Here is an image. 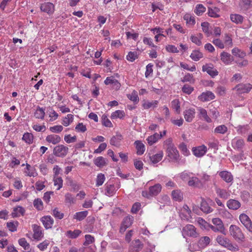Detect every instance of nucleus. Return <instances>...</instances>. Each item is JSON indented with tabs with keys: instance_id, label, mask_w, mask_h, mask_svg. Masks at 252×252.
<instances>
[{
	"instance_id": "1",
	"label": "nucleus",
	"mask_w": 252,
	"mask_h": 252,
	"mask_svg": "<svg viewBox=\"0 0 252 252\" xmlns=\"http://www.w3.org/2000/svg\"><path fill=\"white\" fill-rule=\"evenodd\" d=\"M164 143L166 145V152L167 157L174 162L184 164L186 162V159L179 160L180 155L179 152L172 143L171 140L168 139Z\"/></svg>"
},
{
	"instance_id": "2",
	"label": "nucleus",
	"mask_w": 252,
	"mask_h": 252,
	"mask_svg": "<svg viewBox=\"0 0 252 252\" xmlns=\"http://www.w3.org/2000/svg\"><path fill=\"white\" fill-rule=\"evenodd\" d=\"M230 235L237 241H243L245 236L241 229L237 225L232 224L229 229Z\"/></svg>"
},
{
	"instance_id": "3",
	"label": "nucleus",
	"mask_w": 252,
	"mask_h": 252,
	"mask_svg": "<svg viewBox=\"0 0 252 252\" xmlns=\"http://www.w3.org/2000/svg\"><path fill=\"white\" fill-rule=\"evenodd\" d=\"M182 234L184 237L189 236L195 238L198 236L196 228L192 224H187L184 227L182 230Z\"/></svg>"
},
{
	"instance_id": "4",
	"label": "nucleus",
	"mask_w": 252,
	"mask_h": 252,
	"mask_svg": "<svg viewBox=\"0 0 252 252\" xmlns=\"http://www.w3.org/2000/svg\"><path fill=\"white\" fill-rule=\"evenodd\" d=\"M212 221L216 229V232H220L224 235L226 234V230L221 219L218 218H214Z\"/></svg>"
},
{
	"instance_id": "5",
	"label": "nucleus",
	"mask_w": 252,
	"mask_h": 252,
	"mask_svg": "<svg viewBox=\"0 0 252 252\" xmlns=\"http://www.w3.org/2000/svg\"><path fill=\"white\" fill-rule=\"evenodd\" d=\"M68 148L63 145H59L53 149V154L58 157H64L68 153Z\"/></svg>"
},
{
	"instance_id": "6",
	"label": "nucleus",
	"mask_w": 252,
	"mask_h": 252,
	"mask_svg": "<svg viewBox=\"0 0 252 252\" xmlns=\"http://www.w3.org/2000/svg\"><path fill=\"white\" fill-rule=\"evenodd\" d=\"M239 219L247 229L252 232V222L250 218L247 215L242 214L239 216Z\"/></svg>"
},
{
	"instance_id": "7",
	"label": "nucleus",
	"mask_w": 252,
	"mask_h": 252,
	"mask_svg": "<svg viewBox=\"0 0 252 252\" xmlns=\"http://www.w3.org/2000/svg\"><path fill=\"white\" fill-rule=\"evenodd\" d=\"M40 8L42 12L46 13L49 15H52L55 11L54 5L49 2L41 3Z\"/></svg>"
},
{
	"instance_id": "8",
	"label": "nucleus",
	"mask_w": 252,
	"mask_h": 252,
	"mask_svg": "<svg viewBox=\"0 0 252 252\" xmlns=\"http://www.w3.org/2000/svg\"><path fill=\"white\" fill-rule=\"evenodd\" d=\"M209 202H213L212 200L208 199V201L205 200L204 198L201 197V202L200 204L201 210L206 214H209L213 212V209L211 208L209 205Z\"/></svg>"
},
{
	"instance_id": "9",
	"label": "nucleus",
	"mask_w": 252,
	"mask_h": 252,
	"mask_svg": "<svg viewBox=\"0 0 252 252\" xmlns=\"http://www.w3.org/2000/svg\"><path fill=\"white\" fill-rule=\"evenodd\" d=\"M202 71L206 72L212 77H214L218 75V71L214 68V65L212 63H207L202 66Z\"/></svg>"
},
{
	"instance_id": "10",
	"label": "nucleus",
	"mask_w": 252,
	"mask_h": 252,
	"mask_svg": "<svg viewBox=\"0 0 252 252\" xmlns=\"http://www.w3.org/2000/svg\"><path fill=\"white\" fill-rule=\"evenodd\" d=\"M207 151V147L204 145L193 147L192 149L193 155L198 158L203 157L206 153Z\"/></svg>"
},
{
	"instance_id": "11",
	"label": "nucleus",
	"mask_w": 252,
	"mask_h": 252,
	"mask_svg": "<svg viewBox=\"0 0 252 252\" xmlns=\"http://www.w3.org/2000/svg\"><path fill=\"white\" fill-rule=\"evenodd\" d=\"M227 207L232 210H237L241 206V203L235 199H230L226 202Z\"/></svg>"
},
{
	"instance_id": "12",
	"label": "nucleus",
	"mask_w": 252,
	"mask_h": 252,
	"mask_svg": "<svg viewBox=\"0 0 252 252\" xmlns=\"http://www.w3.org/2000/svg\"><path fill=\"white\" fill-rule=\"evenodd\" d=\"M214 186L216 192L220 198L224 199L228 198L230 193L226 189H220L216 184H214Z\"/></svg>"
},
{
	"instance_id": "13",
	"label": "nucleus",
	"mask_w": 252,
	"mask_h": 252,
	"mask_svg": "<svg viewBox=\"0 0 252 252\" xmlns=\"http://www.w3.org/2000/svg\"><path fill=\"white\" fill-rule=\"evenodd\" d=\"M143 247V244L139 239L135 240L132 243L129 252H138L142 249Z\"/></svg>"
},
{
	"instance_id": "14",
	"label": "nucleus",
	"mask_w": 252,
	"mask_h": 252,
	"mask_svg": "<svg viewBox=\"0 0 252 252\" xmlns=\"http://www.w3.org/2000/svg\"><path fill=\"white\" fill-rule=\"evenodd\" d=\"M232 146L238 151H242L244 147V141L242 139H233L232 141Z\"/></svg>"
},
{
	"instance_id": "15",
	"label": "nucleus",
	"mask_w": 252,
	"mask_h": 252,
	"mask_svg": "<svg viewBox=\"0 0 252 252\" xmlns=\"http://www.w3.org/2000/svg\"><path fill=\"white\" fill-rule=\"evenodd\" d=\"M235 89L239 93H248L252 89V85L250 84H239L235 87Z\"/></svg>"
},
{
	"instance_id": "16",
	"label": "nucleus",
	"mask_w": 252,
	"mask_h": 252,
	"mask_svg": "<svg viewBox=\"0 0 252 252\" xmlns=\"http://www.w3.org/2000/svg\"><path fill=\"white\" fill-rule=\"evenodd\" d=\"M41 221L46 229L51 228L54 222L53 219L49 216L43 217Z\"/></svg>"
},
{
	"instance_id": "17",
	"label": "nucleus",
	"mask_w": 252,
	"mask_h": 252,
	"mask_svg": "<svg viewBox=\"0 0 252 252\" xmlns=\"http://www.w3.org/2000/svg\"><path fill=\"white\" fill-rule=\"evenodd\" d=\"M195 113V109L193 108L186 110L184 112V117L186 121L188 122H191L194 118Z\"/></svg>"
},
{
	"instance_id": "18",
	"label": "nucleus",
	"mask_w": 252,
	"mask_h": 252,
	"mask_svg": "<svg viewBox=\"0 0 252 252\" xmlns=\"http://www.w3.org/2000/svg\"><path fill=\"white\" fill-rule=\"evenodd\" d=\"M220 176L226 183H230L233 181V176L231 173L227 171H222L219 173Z\"/></svg>"
},
{
	"instance_id": "19",
	"label": "nucleus",
	"mask_w": 252,
	"mask_h": 252,
	"mask_svg": "<svg viewBox=\"0 0 252 252\" xmlns=\"http://www.w3.org/2000/svg\"><path fill=\"white\" fill-rule=\"evenodd\" d=\"M215 95L213 93L210 91H207L205 93H203L199 96V99L202 101H208L213 100L215 98Z\"/></svg>"
},
{
	"instance_id": "20",
	"label": "nucleus",
	"mask_w": 252,
	"mask_h": 252,
	"mask_svg": "<svg viewBox=\"0 0 252 252\" xmlns=\"http://www.w3.org/2000/svg\"><path fill=\"white\" fill-rule=\"evenodd\" d=\"M220 59L223 63L226 64L231 63L233 61V57L231 55L225 52H222L221 53Z\"/></svg>"
},
{
	"instance_id": "21",
	"label": "nucleus",
	"mask_w": 252,
	"mask_h": 252,
	"mask_svg": "<svg viewBox=\"0 0 252 252\" xmlns=\"http://www.w3.org/2000/svg\"><path fill=\"white\" fill-rule=\"evenodd\" d=\"M46 140L48 143H51L55 145L61 141V138L60 136L58 135L51 134L46 137Z\"/></svg>"
},
{
	"instance_id": "22",
	"label": "nucleus",
	"mask_w": 252,
	"mask_h": 252,
	"mask_svg": "<svg viewBox=\"0 0 252 252\" xmlns=\"http://www.w3.org/2000/svg\"><path fill=\"white\" fill-rule=\"evenodd\" d=\"M162 135L161 133L159 134L158 133H155L154 134L149 136L147 138V140L150 145H152L154 143H156L158 139L162 137Z\"/></svg>"
},
{
	"instance_id": "23",
	"label": "nucleus",
	"mask_w": 252,
	"mask_h": 252,
	"mask_svg": "<svg viewBox=\"0 0 252 252\" xmlns=\"http://www.w3.org/2000/svg\"><path fill=\"white\" fill-rule=\"evenodd\" d=\"M45 115V108H41L39 106H37L35 111L34 113V116L36 119L43 120L44 118Z\"/></svg>"
},
{
	"instance_id": "24",
	"label": "nucleus",
	"mask_w": 252,
	"mask_h": 252,
	"mask_svg": "<svg viewBox=\"0 0 252 252\" xmlns=\"http://www.w3.org/2000/svg\"><path fill=\"white\" fill-rule=\"evenodd\" d=\"M122 139L123 136L121 134H117L111 138L110 143L112 145L118 147L119 146L120 143Z\"/></svg>"
},
{
	"instance_id": "25",
	"label": "nucleus",
	"mask_w": 252,
	"mask_h": 252,
	"mask_svg": "<svg viewBox=\"0 0 252 252\" xmlns=\"http://www.w3.org/2000/svg\"><path fill=\"white\" fill-rule=\"evenodd\" d=\"M161 187L159 184L152 186L149 188V194L152 196H156L161 191Z\"/></svg>"
},
{
	"instance_id": "26",
	"label": "nucleus",
	"mask_w": 252,
	"mask_h": 252,
	"mask_svg": "<svg viewBox=\"0 0 252 252\" xmlns=\"http://www.w3.org/2000/svg\"><path fill=\"white\" fill-rule=\"evenodd\" d=\"M33 230V237L35 239H38L42 237V233L41 230V227L37 224L32 225Z\"/></svg>"
},
{
	"instance_id": "27",
	"label": "nucleus",
	"mask_w": 252,
	"mask_h": 252,
	"mask_svg": "<svg viewBox=\"0 0 252 252\" xmlns=\"http://www.w3.org/2000/svg\"><path fill=\"white\" fill-rule=\"evenodd\" d=\"M210 238L208 236H203L200 238L198 243L200 247L204 248L210 244Z\"/></svg>"
},
{
	"instance_id": "28",
	"label": "nucleus",
	"mask_w": 252,
	"mask_h": 252,
	"mask_svg": "<svg viewBox=\"0 0 252 252\" xmlns=\"http://www.w3.org/2000/svg\"><path fill=\"white\" fill-rule=\"evenodd\" d=\"M105 195L111 196H112L116 192V189L114 185L106 184L105 187Z\"/></svg>"
},
{
	"instance_id": "29",
	"label": "nucleus",
	"mask_w": 252,
	"mask_h": 252,
	"mask_svg": "<svg viewBox=\"0 0 252 252\" xmlns=\"http://www.w3.org/2000/svg\"><path fill=\"white\" fill-rule=\"evenodd\" d=\"M134 144L136 145L137 155H142L145 151V146L144 144L140 141H136L134 142Z\"/></svg>"
},
{
	"instance_id": "30",
	"label": "nucleus",
	"mask_w": 252,
	"mask_h": 252,
	"mask_svg": "<svg viewBox=\"0 0 252 252\" xmlns=\"http://www.w3.org/2000/svg\"><path fill=\"white\" fill-rule=\"evenodd\" d=\"M243 17L239 14H231L230 19L233 23L237 24H242L243 22Z\"/></svg>"
},
{
	"instance_id": "31",
	"label": "nucleus",
	"mask_w": 252,
	"mask_h": 252,
	"mask_svg": "<svg viewBox=\"0 0 252 252\" xmlns=\"http://www.w3.org/2000/svg\"><path fill=\"white\" fill-rule=\"evenodd\" d=\"M163 152L160 151L158 153L150 157L151 161L153 163H157L160 161L163 157Z\"/></svg>"
},
{
	"instance_id": "32",
	"label": "nucleus",
	"mask_w": 252,
	"mask_h": 252,
	"mask_svg": "<svg viewBox=\"0 0 252 252\" xmlns=\"http://www.w3.org/2000/svg\"><path fill=\"white\" fill-rule=\"evenodd\" d=\"M220 12V9L214 7L213 8H208V14L210 17L214 18H218L220 15L218 14Z\"/></svg>"
},
{
	"instance_id": "33",
	"label": "nucleus",
	"mask_w": 252,
	"mask_h": 252,
	"mask_svg": "<svg viewBox=\"0 0 252 252\" xmlns=\"http://www.w3.org/2000/svg\"><path fill=\"white\" fill-rule=\"evenodd\" d=\"M200 183L201 182L198 178L195 177H192L189 178L188 185L191 187H199Z\"/></svg>"
},
{
	"instance_id": "34",
	"label": "nucleus",
	"mask_w": 252,
	"mask_h": 252,
	"mask_svg": "<svg viewBox=\"0 0 252 252\" xmlns=\"http://www.w3.org/2000/svg\"><path fill=\"white\" fill-rule=\"evenodd\" d=\"M190 57L194 61H198L203 57V55L198 50H194L190 55Z\"/></svg>"
},
{
	"instance_id": "35",
	"label": "nucleus",
	"mask_w": 252,
	"mask_h": 252,
	"mask_svg": "<svg viewBox=\"0 0 252 252\" xmlns=\"http://www.w3.org/2000/svg\"><path fill=\"white\" fill-rule=\"evenodd\" d=\"M88 214V212L87 211L77 212L74 214L73 219L81 221L84 220L87 216Z\"/></svg>"
},
{
	"instance_id": "36",
	"label": "nucleus",
	"mask_w": 252,
	"mask_h": 252,
	"mask_svg": "<svg viewBox=\"0 0 252 252\" xmlns=\"http://www.w3.org/2000/svg\"><path fill=\"white\" fill-rule=\"evenodd\" d=\"M216 241L220 245L223 247H225L230 241L228 238L221 235H218L216 238Z\"/></svg>"
},
{
	"instance_id": "37",
	"label": "nucleus",
	"mask_w": 252,
	"mask_h": 252,
	"mask_svg": "<svg viewBox=\"0 0 252 252\" xmlns=\"http://www.w3.org/2000/svg\"><path fill=\"white\" fill-rule=\"evenodd\" d=\"M82 231L79 229H76L73 231L68 230L66 232V236L69 238L75 239L81 233Z\"/></svg>"
},
{
	"instance_id": "38",
	"label": "nucleus",
	"mask_w": 252,
	"mask_h": 252,
	"mask_svg": "<svg viewBox=\"0 0 252 252\" xmlns=\"http://www.w3.org/2000/svg\"><path fill=\"white\" fill-rule=\"evenodd\" d=\"M94 163L99 167H102L106 165L105 159L102 157H97L94 159Z\"/></svg>"
},
{
	"instance_id": "39",
	"label": "nucleus",
	"mask_w": 252,
	"mask_h": 252,
	"mask_svg": "<svg viewBox=\"0 0 252 252\" xmlns=\"http://www.w3.org/2000/svg\"><path fill=\"white\" fill-rule=\"evenodd\" d=\"M199 115L204 119L207 123L212 122L211 119L208 116L207 111L202 108H199L198 109Z\"/></svg>"
},
{
	"instance_id": "40",
	"label": "nucleus",
	"mask_w": 252,
	"mask_h": 252,
	"mask_svg": "<svg viewBox=\"0 0 252 252\" xmlns=\"http://www.w3.org/2000/svg\"><path fill=\"white\" fill-rule=\"evenodd\" d=\"M19 222L17 221H10L6 223V226L11 232L17 231Z\"/></svg>"
},
{
	"instance_id": "41",
	"label": "nucleus",
	"mask_w": 252,
	"mask_h": 252,
	"mask_svg": "<svg viewBox=\"0 0 252 252\" xmlns=\"http://www.w3.org/2000/svg\"><path fill=\"white\" fill-rule=\"evenodd\" d=\"M35 169L31 167V166L29 164H26V170L25 171V173L27 176L30 177H35L37 176V173L34 172Z\"/></svg>"
},
{
	"instance_id": "42",
	"label": "nucleus",
	"mask_w": 252,
	"mask_h": 252,
	"mask_svg": "<svg viewBox=\"0 0 252 252\" xmlns=\"http://www.w3.org/2000/svg\"><path fill=\"white\" fill-rule=\"evenodd\" d=\"M125 116V113L123 110H117L112 113L111 118L112 119L120 118L122 119Z\"/></svg>"
},
{
	"instance_id": "43",
	"label": "nucleus",
	"mask_w": 252,
	"mask_h": 252,
	"mask_svg": "<svg viewBox=\"0 0 252 252\" xmlns=\"http://www.w3.org/2000/svg\"><path fill=\"white\" fill-rule=\"evenodd\" d=\"M201 27L203 32L206 34L207 36H209L212 34V32L210 29L209 23L206 22L202 23Z\"/></svg>"
},
{
	"instance_id": "44",
	"label": "nucleus",
	"mask_w": 252,
	"mask_h": 252,
	"mask_svg": "<svg viewBox=\"0 0 252 252\" xmlns=\"http://www.w3.org/2000/svg\"><path fill=\"white\" fill-rule=\"evenodd\" d=\"M172 196L176 201H181L183 198V193L179 190H173L172 192Z\"/></svg>"
},
{
	"instance_id": "45",
	"label": "nucleus",
	"mask_w": 252,
	"mask_h": 252,
	"mask_svg": "<svg viewBox=\"0 0 252 252\" xmlns=\"http://www.w3.org/2000/svg\"><path fill=\"white\" fill-rule=\"evenodd\" d=\"M227 131V127L224 125L218 126L214 129V133L217 134H224Z\"/></svg>"
},
{
	"instance_id": "46",
	"label": "nucleus",
	"mask_w": 252,
	"mask_h": 252,
	"mask_svg": "<svg viewBox=\"0 0 252 252\" xmlns=\"http://www.w3.org/2000/svg\"><path fill=\"white\" fill-rule=\"evenodd\" d=\"M133 220V217L128 216L124 219L122 224L124 225V226H126V227H129L132 224Z\"/></svg>"
},
{
	"instance_id": "47",
	"label": "nucleus",
	"mask_w": 252,
	"mask_h": 252,
	"mask_svg": "<svg viewBox=\"0 0 252 252\" xmlns=\"http://www.w3.org/2000/svg\"><path fill=\"white\" fill-rule=\"evenodd\" d=\"M104 83L107 85L109 84H114L117 86V88H120L121 86L120 83L118 80L111 78V77H107L104 81Z\"/></svg>"
},
{
	"instance_id": "48",
	"label": "nucleus",
	"mask_w": 252,
	"mask_h": 252,
	"mask_svg": "<svg viewBox=\"0 0 252 252\" xmlns=\"http://www.w3.org/2000/svg\"><path fill=\"white\" fill-rule=\"evenodd\" d=\"M171 107L175 109L178 114L181 112L180 103L178 99H174L171 102Z\"/></svg>"
},
{
	"instance_id": "49",
	"label": "nucleus",
	"mask_w": 252,
	"mask_h": 252,
	"mask_svg": "<svg viewBox=\"0 0 252 252\" xmlns=\"http://www.w3.org/2000/svg\"><path fill=\"white\" fill-rule=\"evenodd\" d=\"M22 139L25 141L26 143L30 144L32 142L33 135L31 133H25L23 136Z\"/></svg>"
},
{
	"instance_id": "50",
	"label": "nucleus",
	"mask_w": 252,
	"mask_h": 252,
	"mask_svg": "<svg viewBox=\"0 0 252 252\" xmlns=\"http://www.w3.org/2000/svg\"><path fill=\"white\" fill-rule=\"evenodd\" d=\"M206 10V8L201 4H197L194 12L198 16L201 15Z\"/></svg>"
},
{
	"instance_id": "51",
	"label": "nucleus",
	"mask_w": 252,
	"mask_h": 252,
	"mask_svg": "<svg viewBox=\"0 0 252 252\" xmlns=\"http://www.w3.org/2000/svg\"><path fill=\"white\" fill-rule=\"evenodd\" d=\"M73 120V116L72 114H68L67 116L63 119L62 124L65 126H68Z\"/></svg>"
},
{
	"instance_id": "52",
	"label": "nucleus",
	"mask_w": 252,
	"mask_h": 252,
	"mask_svg": "<svg viewBox=\"0 0 252 252\" xmlns=\"http://www.w3.org/2000/svg\"><path fill=\"white\" fill-rule=\"evenodd\" d=\"M105 179V176L102 173H99L97 175L96 181V186L99 187L101 186Z\"/></svg>"
},
{
	"instance_id": "53",
	"label": "nucleus",
	"mask_w": 252,
	"mask_h": 252,
	"mask_svg": "<svg viewBox=\"0 0 252 252\" xmlns=\"http://www.w3.org/2000/svg\"><path fill=\"white\" fill-rule=\"evenodd\" d=\"M19 244L22 246L24 250H28L30 249V245L28 243L25 238H22L18 240Z\"/></svg>"
},
{
	"instance_id": "54",
	"label": "nucleus",
	"mask_w": 252,
	"mask_h": 252,
	"mask_svg": "<svg viewBox=\"0 0 252 252\" xmlns=\"http://www.w3.org/2000/svg\"><path fill=\"white\" fill-rule=\"evenodd\" d=\"M138 58V55L136 52H129L126 56V59L130 62H133Z\"/></svg>"
},
{
	"instance_id": "55",
	"label": "nucleus",
	"mask_w": 252,
	"mask_h": 252,
	"mask_svg": "<svg viewBox=\"0 0 252 252\" xmlns=\"http://www.w3.org/2000/svg\"><path fill=\"white\" fill-rule=\"evenodd\" d=\"M33 205L38 210H42L43 208L42 201L39 198L35 199L34 200Z\"/></svg>"
},
{
	"instance_id": "56",
	"label": "nucleus",
	"mask_w": 252,
	"mask_h": 252,
	"mask_svg": "<svg viewBox=\"0 0 252 252\" xmlns=\"http://www.w3.org/2000/svg\"><path fill=\"white\" fill-rule=\"evenodd\" d=\"M232 53L233 55L238 56L241 58H243L246 56V54L245 53L242 52L237 48H234L232 49Z\"/></svg>"
},
{
	"instance_id": "57",
	"label": "nucleus",
	"mask_w": 252,
	"mask_h": 252,
	"mask_svg": "<svg viewBox=\"0 0 252 252\" xmlns=\"http://www.w3.org/2000/svg\"><path fill=\"white\" fill-rule=\"evenodd\" d=\"M102 125L107 127H112V124L110 121L107 118V116L105 114H103L102 116Z\"/></svg>"
},
{
	"instance_id": "58",
	"label": "nucleus",
	"mask_w": 252,
	"mask_h": 252,
	"mask_svg": "<svg viewBox=\"0 0 252 252\" xmlns=\"http://www.w3.org/2000/svg\"><path fill=\"white\" fill-rule=\"evenodd\" d=\"M194 90V88L188 84H185L182 88V91L184 93L190 94Z\"/></svg>"
},
{
	"instance_id": "59",
	"label": "nucleus",
	"mask_w": 252,
	"mask_h": 252,
	"mask_svg": "<svg viewBox=\"0 0 252 252\" xmlns=\"http://www.w3.org/2000/svg\"><path fill=\"white\" fill-rule=\"evenodd\" d=\"M54 182L55 186H58L57 189L59 190L63 187V180L61 177H54Z\"/></svg>"
},
{
	"instance_id": "60",
	"label": "nucleus",
	"mask_w": 252,
	"mask_h": 252,
	"mask_svg": "<svg viewBox=\"0 0 252 252\" xmlns=\"http://www.w3.org/2000/svg\"><path fill=\"white\" fill-rule=\"evenodd\" d=\"M85 241L84 243V246H87L94 242V238L91 235L87 234L85 236Z\"/></svg>"
},
{
	"instance_id": "61",
	"label": "nucleus",
	"mask_w": 252,
	"mask_h": 252,
	"mask_svg": "<svg viewBox=\"0 0 252 252\" xmlns=\"http://www.w3.org/2000/svg\"><path fill=\"white\" fill-rule=\"evenodd\" d=\"M158 103L157 100H154L152 102H145L143 106L145 109H149L151 107H156Z\"/></svg>"
},
{
	"instance_id": "62",
	"label": "nucleus",
	"mask_w": 252,
	"mask_h": 252,
	"mask_svg": "<svg viewBox=\"0 0 252 252\" xmlns=\"http://www.w3.org/2000/svg\"><path fill=\"white\" fill-rule=\"evenodd\" d=\"M195 81L194 79L193 78V75L188 73L187 74L183 79H182V82H189L190 83H194Z\"/></svg>"
},
{
	"instance_id": "63",
	"label": "nucleus",
	"mask_w": 252,
	"mask_h": 252,
	"mask_svg": "<svg viewBox=\"0 0 252 252\" xmlns=\"http://www.w3.org/2000/svg\"><path fill=\"white\" fill-rule=\"evenodd\" d=\"M179 148L184 156H187L189 154V151L188 149L187 146L185 143H182L180 145Z\"/></svg>"
},
{
	"instance_id": "64",
	"label": "nucleus",
	"mask_w": 252,
	"mask_h": 252,
	"mask_svg": "<svg viewBox=\"0 0 252 252\" xmlns=\"http://www.w3.org/2000/svg\"><path fill=\"white\" fill-rule=\"evenodd\" d=\"M53 215L58 219H62L64 217V214L63 213L59 211L58 209L56 208L52 211Z\"/></svg>"
}]
</instances>
